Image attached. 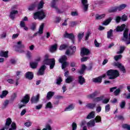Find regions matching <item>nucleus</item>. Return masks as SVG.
<instances>
[{
	"instance_id": "obj_57",
	"label": "nucleus",
	"mask_w": 130,
	"mask_h": 130,
	"mask_svg": "<svg viewBox=\"0 0 130 130\" xmlns=\"http://www.w3.org/2000/svg\"><path fill=\"white\" fill-rule=\"evenodd\" d=\"M62 82V79H61V77H59L57 79V81L56 82V84L57 85H60V83Z\"/></svg>"
},
{
	"instance_id": "obj_54",
	"label": "nucleus",
	"mask_w": 130,
	"mask_h": 130,
	"mask_svg": "<svg viewBox=\"0 0 130 130\" xmlns=\"http://www.w3.org/2000/svg\"><path fill=\"white\" fill-rule=\"evenodd\" d=\"M109 110H110V105L108 104L105 107V112H109Z\"/></svg>"
},
{
	"instance_id": "obj_2",
	"label": "nucleus",
	"mask_w": 130,
	"mask_h": 130,
	"mask_svg": "<svg viewBox=\"0 0 130 130\" xmlns=\"http://www.w3.org/2000/svg\"><path fill=\"white\" fill-rule=\"evenodd\" d=\"M107 76L109 77V80H114L117 77H119V72L117 70H109L107 73Z\"/></svg>"
},
{
	"instance_id": "obj_53",
	"label": "nucleus",
	"mask_w": 130,
	"mask_h": 130,
	"mask_svg": "<svg viewBox=\"0 0 130 130\" xmlns=\"http://www.w3.org/2000/svg\"><path fill=\"white\" fill-rule=\"evenodd\" d=\"M36 23L34 22L32 23V25L30 27L31 30H32V31H34L35 29H36V26H37Z\"/></svg>"
},
{
	"instance_id": "obj_3",
	"label": "nucleus",
	"mask_w": 130,
	"mask_h": 130,
	"mask_svg": "<svg viewBox=\"0 0 130 130\" xmlns=\"http://www.w3.org/2000/svg\"><path fill=\"white\" fill-rule=\"evenodd\" d=\"M45 17H46V15H45V13L43 11L36 12L34 14V18L35 19V20H37V19H38L40 20H43V19H44Z\"/></svg>"
},
{
	"instance_id": "obj_34",
	"label": "nucleus",
	"mask_w": 130,
	"mask_h": 130,
	"mask_svg": "<svg viewBox=\"0 0 130 130\" xmlns=\"http://www.w3.org/2000/svg\"><path fill=\"white\" fill-rule=\"evenodd\" d=\"M106 15L105 14L102 15H98L97 14L95 16V19L96 20H101V19H103V18H105Z\"/></svg>"
},
{
	"instance_id": "obj_47",
	"label": "nucleus",
	"mask_w": 130,
	"mask_h": 130,
	"mask_svg": "<svg viewBox=\"0 0 130 130\" xmlns=\"http://www.w3.org/2000/svg\"><path fill=\"white\" fill-rule=\"evenodd\" d=\"M52 128H51V126L49 124H47L45 126V128H44L42 130H51Z\"/></svg>"
},
{
	"instance_id": "obj_9",
	"label": "nucleus",
	"mask_w": 130,
	"mask_h": 130,
	"mask_svg": "<svg viewBox=\"0 0 130 130\" xmlns=\"http://www.w3.org/2000/svg\"><path fill=\"white\" fill-rule=\"evenodd\" d=\"M76 47H72V46H70L69 47V49L67 50L66 52V54L67 55H73L74 54V52H76Z\"/></svg>"
},
{
	"instance_id": "obj_10",
	"label": "nucleus",
	"mask_w": 130,
	"mask_h": 130,
	"mask_svg": "<svg viewBox=\"0 0 130 130\" xmlns=\"http://www.w3.org/2000/svg\"><path fill=\"white\" fill-rule=\"evenodd\" d=\"M40 98V94H38L36 96H32L30 99L31 104H37L39 102V99Z\"/></svg>"
},
{
	"instance_id": "obj_20",
	"label": "nucleus",
	"mask_w": 130,
	"mask_h": 130,
	"mask_svg": "<svg viewBox=\"0 0 130 130\" xmlns=\"http://www.w3.org/2000/svg\"><path fill=\"white\" fill-rule=\"evenodd\" d=\"M19 25L21 28H23L24 30L25 31H28L29 28L28 27L26 26V24L24 21H21L20 22Z\"/></svg>"
},
{
	"instance_id": "obj_44",
	"label": "nucleus",
	"mask_w": 130,
	"mask_h": 130,
	"mask_svg": "<svg viewBox=\"0 0 130 130\" xmlns=\"http://www.w3.org/2000/svg\"><path fill=\"white\" fill-rule=\"evenodd\" d=\"M31 69H36L38 63L37 62H32L30 63Z\"/></svg>"
},
{
	"instance_id": "obj_15",
	"label": "nucleus",
	"mask_w": 130,
	"mask_h": 130,
	"mask_svg": "<svg viewBox=\"0 0 130 130\" xmlns=\"http://www.w3.org/2000/svg\"><path fill=\"white\" fill-rule=\"evenodd\" d=\"M30 101V97L28 94L25 95L21 101L23 104H27Z\"/></svg>"
},
{
	"instance_id": "obj_21",
	"label": "nucleus",
	"mask_w": 130,
	"mask_h": 130,
	"mask_svg": "<svg viewBox=\"0 0 130 130\" xmlns=\"http://www.w3.org/2000/svg\"><path fill=\"white\" fill-rule=\"evenodd\" d=\"M34 77V76L33 75V73L32 72H28L25 74V78L28 80H32Z\"/></svg>"
},
{
	"instance_id": "obj_42",
	"label": "nucleus",
	"mask_w": 130,
	"mask_h": 130,
	"mask_svg": "<svg viewBox=\"0 0 130 130\" xmlns=\"http://www.w3.org/2000/svg\"><path fill=\"white\" fill-rule=\"evenodd\" d=\"M103 100V96L97 97L93 99V102H99Z\"/></svg>"
},
{
	"instance_id": "obj_25",
	"label": "nucleus",
	"mask_w": 130,
	"mask_h": 130,
	"mask_svg": "<svg viewBox=\"0 0 130 130\" xmlns=\"http://www.w3.org/2000/svg\"><path fill=\"white\" fill-rule=\"evenodd\" d=\"M87 125L88 127H93L95 126V120H91L87 123Z\"/></svg>"
},
{
	"instance_id": "obj_62",
	"label": "nucleus",
	"mask_w": 130,
	"mask_h": 130,
	"mask_svg": "<svg viewBox=\"0 0 130 130\" xmlns=\"http://www.w3.org/2000/svg\"><path fill=\"white\" fill-rule=\"evenodd\" d=\"M120 20H121V17H120V16L116 17L115 21L116 23H119V22H120Z\"/></svg>"
},
{
	"instance_id": "obj_22",
	"label": "nucleus",
	"mask_w": 130,
	"mask_h": 130,
	"mask_svg": "<svg viewBox=\"0 0 130 130\" xmlns=\"http://www.w3.org/2000/svg\"><path fill=\"white\" fill-rule=\"evenodd\" d=\"M9 51H1L0 52V56L2 57H5V58H8L9 57Z\"/></svg>"
},
{
	"instance_id": "obj_61",
	"label": "nucleus",
	"mask_w": 130,
	"mask_h": 130,
	"mask_svg": "<svg viewBox=\"0 0 130 130\" xmlns=\"http://www.w3.org/2000/svg\"><path fill=\"white\" fill-rule=\"evenodd\" d=\"M9 105V101H5L3 104V108H6Z\"/></svg>"
},
{
	"instance_id": "obj_18",
	"label": "nucleus",
	"mask_w": 130,
	"mask_h": 130,
	"mask_svg": "<svg viewBox=\"0 0 130 130\" xmlns=\"http://www.w3.org/2000/svg\"><path fill=\"white\" fill-rule=\"evenodd\" d=\"M78 83L80 85H84L86 83V80L83 76H80L78 77Z\"/></svg>"
},
{
	"instance_id": "obj_48",
	"label": "nucleus",
	"mask_w": 130,
	"mask_h": 130,
	"mask_svg": "<svg viewBox=\"0 0 130 130\" xmlns=\"http://www.w3.org/2000/svg\"><path fill=\"white\" fill-rule=\"evenodd\" d=\"M121 20L123 22H125V21H127V16H126L125 14L123 15L121 17Z\"/></svg>"
},
{
	"instance_id": "obj_58",
	"label": "nucleus",
	"mask_w": 130,
	"mask_h": 130,
	"mask_svg": "<svg viewBox=\"0 0 130 130\" xmlns=\"http://www.w3.org/2000/svg\"><path fill=\"white\" fill-rule=\"evenodd\" d=\"M72 130H76L77 129V123L76 122H73L72 124Z\"/></svg>"
},
{
	"instance_id": "obj_28",
	"label": "nucleus",
	"mask_w": 130,
	"mask_h": 130,
	"mask_svg": "<svg viewBox=\"0 0 130 130\" xmlns=\"http://www.w3.org/2000/svg\"><path fill=\"white\" fill-rule=\"evenodd\" d=\"M113 30L110 29L109 31L107 32V38L109 39H112V37H113Z\"/></svg>"
},
{
	"instance_id": "obj_13",
	"label": "nucleus",
	"mask_w": 130,
	"mask_h": 130,
	"mask_svg": "<svg viewBox=\"0 0 130 130\" xmlns=\"http://www.w3.org/2000/svg\"><path fill=\"white\" fill-rule=\"evenodd\" d=\"M81 3L83 7V10L85 12H87L88 10V7H89V4H88V0H81Z\"/></svg>"
},
{
	"instance_id": "obj_26",
	"label": "nucleus",
	"mask_w": 130,
	"mask_h": 130,
	"mask_svg": "<svg viewBox=\"0 0 130 130\" xmlns=\"http://www.w3.org/2000/svg\"><path fill=\"white\" fill-rule=\"evenodd\" d=\"M75 108V106L74 104H72L68 106L66 108L64 109V111H71V110H74Z\"/></svg>"
},
{
	"instance_id": "obj_4",
	"label": "nucleus",
	"mask_w": 130,
	"mask_h": 130,
	"mask_svg": "<svg viewBox=\"0 0 130 130\" xmlns=\"http://www.w3.org/2000/svg\"><path fill=\"white\" fill-rule=\"evenodd\" d=\"M44 63L50 66V69L52 70L55 66V59L54 58L46 59L44 60Z\"/></svg>"
},
{
	"instance_id": "obj_37",
	"label": "nucleus",
	"mask_w": 130,
	"mask_h": 130,
	"mask_svg": "<svg viewBox=\"0 0 130 130\" xmlns=\"http://www.w3.org/2000/svg\"><path fill=\"white\" fill-rule=\"evenodd\" d=\"M124 49H125V47L121 46L120 47V50L117 52V54H121V53H123L124 51Z\"/></svg>"
},
{
	"instance_id": "obj_56",
	"label": "nucleus",
	"mask_w": 130,
	"mask_h": 130,
	"mask_svg": "<svg viewBox=\"0 0 130 130\" xmlns=\"http://www.w3.org/2000/svg\"><path fill=\"white\" fill-rule=\"evenodd\" d=\"M67 47V45H61L59 47V50H63V49H66Z\"/></svg>"
},
{
	"instance_id": "obj_41",
	"label": "nucleus",
	"mask_w": 130,
	"mask_h": 130,
	"mask_svg": "<svg viewBox=\"0 0 130 130\" xmlns=\"http://www.w3.org/2000/svg\"><path fill=\"white\" fill-rule=\"evenodd\" d=\"M46 109L49 108L50 109H51L52 108H53V106H52V104L51 102H48L46 105L45 107Z\"/></svg>"
},
{
	"instance_id": "obj_6",
	"label": "nucleus",
	"mask_w": 130,
	"mask_h": 130,
	"mask_svg": "<svg viewBox=\"0 0 130 130\" xmlns=\"http://www.w3.org/2000/svg\"><path fill=\"white\" fill-rule=\"evenodd\" d=\"M65 38H69L72 41L73 44H75V36L73 34H69L68 31H65L63 35Z\"/></svg>"
},
{
	"instance_id": "obj_7",
	"label": "nucleus",
	"mask_w": 130,
	"mask_h": 130,
	"mask_svg": "<svg viewBox=\"0 0 130 130\" xmlns=\"http://www.w3.org/2000/svg\"><path fill=\"white\" fill-rule=\"evenodd\" d=\"M58 0H53V2L51 3V7L55 9L56 12L58 13V14H62V12L58 9L56 5V2H58Z\"/></svg>"
},
{
	"instance_id": "obj_19",
	"label": "nucleus",
	"mask_w": 130,
	"mask_h": 130,
	"mask_svg": "<svg viewBox=\"0 0 130 130\" xmlns=\"http://www.w3.org/2000/svg\"><path fill=\"white\" fill-rule=\"evenodd\" d=\"M44 28V23H42L40 27L39 31L34 35V36H36L38 34H42L43 33V29Z\"/></svg>"
},
{
	"instance_id": "obj_64",
	"label": "nucleus",
	"mask_w": 130,
	"mask_h": 130,
	"mask_svg": "<svg viewBox=\"0 0 130 130\" xmlns=\"http://www.w3.org/2000/svg\"><path fill=\"white\" fill-rule=\"evenodd\" d=\"M16 98H17V93H14L11 96V99L12 100H15Z\"/></svg>"
},
{
	"instance_id": "obj_45",
	"label": "nucleus",
	"mask_w": 130,
	"mask_h": 130,
	"mask_svg": "<svg viewBox=\"0 0 130 130\" xmlns=\"http://www.w3.org/2000/svg\"><path fill=\"white\" fill-rule=\"evenodd\" d=\"M18 48H25V45L22 44V41H19L17 42Z\"/></svg>"
},
{
	"instance_id": "obj_32",
	"label": "nucleus",
	"mask_w": 130,
	"mask_h": 130,
	"mask_svg": "<svg viewBox=\"0 0 130 130\" xmlns=\"http://www.w3.org/2000/svg\"><path fill=\"white\" fill-rule=\"evenodd\" d=\"M111 21H112V18L111 17H110L108 19L104 21L103 25H104L105 26H107V25H109V23H110Z\"/></svg>"
},
{
	"instance_id": "obj_16",
	"label": "nucleus",
	"mask_w": 130,
	"mask_h": 130,
	"mask_svg": "<svg viewBox=\"0 0 130 130\" xmlns=\"http://www.w3.org/2000/svg\"><path fill=\"white\" fill-rule=\"evenodd\" d=\"M125 29V24H123L121 26H118L115 30L117 32H122Z\"/></svg>"
},
{
	"instance_id": "obj_5",
	"label": "nucleus",
	"mask_w": 130,
	"mask_h": 130,
	"mask_svg": "<svg viewBox=\"0 0 130 130\" xmlns=\"http://www.w3.org/2000/svg\"><path fill=\"white\" fill-rule=\"evenodd\" d=\"M67 59V56L63 55L59 59V62L62 63V70H64L69 66V63L66 61Z\"/></svg>"
},
{
	"instance_id": "obj_8",
	"label": "nucleus",
	"mask_w": 130,
	"mask_h": 130,
	"mask_svg": "<svg viewBox=\"0 0 130 130\" xmlns=\"http://www.w3.org/2000/svg\"><path fill=\"white\" fill-rule=\"evenodd\" d=\"M113 66H114V67H117V68H118L121 72H122L124 73H125V68H124V66H122V64L121 63L115 62L113 63Z\"/></svg>"
},
{
	"instance_id": "obj_23",
	"label": "nucleus",
	"mask_w": 130,
	"mask_h": 130,
	"mask_svg": "<svg viewBox=\"0 0 130 130\" xmlns=\"http://www.w3.org/2000/svg\"><path fill=\"white\" fill-rule=\"evenodd\" d=\"M16 14H18V11L17 10H12L10 12V17L11 19H12V20H14L15 19Z\"/></svg>"
},
{
	"instance_id": "obj_46",
	"label": "nucleus",
	"mask_w": 130,
	"mask_h": 130,
	"mask_svg": "<svg viewBox=\"0 0 130 130\" xmlns=\"http://www.w3.org/2000/svg\"><path fill=\"white\" fill-rule=\"evenodd\" d=\"M78 25V21H71L70 22V27H75Z\"/></svg>"
},
{
	"instance_id": "obj_33",
	"label": "nucleus",
	"mask_w": 130,
	"mask_h": 130,
	"mask_svg": "<svg viewBox=\"0 0 130 130\" xmlns=\"http://www.w3.org/2000/svg\"><path fill=\"white\" fill-rule=\"evenodd\" d=\"M126 7L127 5L126 4H122L119 7H116L117 11H121V10H123V9L126 8Z\"/></svg>"
},
{
	"instance_id": "obj_35",
	"label": "nucleus",
	"mask_w": 130,
	"mask_h": 130,
	"mask_svg": "<svg viewBox=\"0 0 130 130\" xmlns=\"http://www.w3.org/2000/svg\"><path fill=\"white\" fill-rule=\"evenodd\" d=\"M44 5V1H41L39 3V4L38 5V9L40 10L41 9H42V8H43Z\"/></svg>"
},
{
	"instance_id": "obj_12",
	"label": "nucleus",
	"mask_w": 130,
	"mask_h": 130,
	"mask_svg": "<svg viewBox=\"0 0 130 130\" xmlns=\"http://www.w3.org/2000/svg\"><path fill=\"white\" fill-rule=\"evenodd\" d=\"M90 54V51L89 49L82 48L81 50L80 55L81 56H84V55H88Z\"/></svg>"
},
{
	"instance_id": "obj_24",
	"label": "nucleus",
	"mask_w": 130,
	"mask_h": 130,
	"mask_svg": "<svg viewBox=\"0 0 130 130\" xmlns=\"http://www.w3.org/2000/svg\"><path fill=\"white\" fill-rule=\"evenodd\" d=\"M74 80H75V78H74V76H69L66 79L65 82L67 84H70V83H72V82H73V81H74Z\"/></svg>"
},
{
	"instance_id": "obj_39",
	"label": "nucleus",
	"mask_w": 130,
	"mask_h": 130,
	"mask_svg": "<svg viewBox=\"0 0 130 130\" xmlns=\"http://www.w3.org/2000/svg\"><path fill=\"white\" fill-rule=\"evenodd\" d=\"M9 92L7 90H4L2 92V94L0 95V98H4V97H6L7 95H8V93Z\"/></svg>"
},
{
	"instance_id": "obj_29",
	"label": "nucleus",
	"mask_w": 130,
	"mask_h": 130,
	"mask_svg": "<svg viewBox=\"0 0 130 130\" xmlns=\"http://www.w3.org/2000/svg\"><path fill=\"white\" fill-rule=\"evenodd\" d=\"M54 95V92L49 91L47 94V99L48 100H50L52 97Z\"/></svg>"
},
{
	"instance_id": "obj_38",
	"label": "nucleus",
	"mask_w": 130,
	"mask_h": 130,
	"mask_svg": "<svg viewBox=\"0 0 130 130\" xmlns=\"http://www.w3.org/2000/svg\"><path fill=\"white\" fill-rule=\"evenodd\" d=\"M84 35H85L84 32H81L78 34V38L79 42H81V40H82L83 37H84Z\"/></svg>"
},
{
	"instance_id": "obj_49",
	"label": "nucleus",
	"mask_w": 130,
	"mask_h": 130,
	"mask_svg": "<svg viewBox=\"0 0 130 130\" xmlns=\"http://www.w3.org/2000/svg\"><path fill=\"white\" fill-rule=\"evenodd\" d=\"M122 57V55H116L114 57V58L116 61H117V60H119V59H121V58Z\"/></svg>"
},
{
	"instance_id": "obj_40",
	"label": "nucleus",
	"mask_w": 130,
	"mask_h": 130,
	"mask_svg": "<svg viewBox=\"0 0 130 130\" xmlns=\"http://www.w3.org/2000/svg\"><path fill=\"white\" fill-rule=\"evenodd\" d=\"M93 120H94L96 123L101 122V117L100 116H96Z\"/></svg>"
},
{
	"instance_id": "obj_59",
	"label": "nucleus",
	"mask_w": 130,
	"mask_h": 130,
	"mask_svg": "<svg viewBox=\"0 0 130 130\" xmlns=\"http://www.w3.org/2000/svg\"><path fill=\"white\" fill-rule=\"evenodd\" d=\"M89 58H90V57H82L81 59V61L82 62H84V61H87V60H88V59H89Z\"/></svg>"
},
{
	"instance_id": "obj_50",
	"label": "nucleus",
	"mask_w": 130,
	"mask_h": 130,
	"mask_svg": "<svg viewBox=\"0 0 130 130\" xmlns=\"http://www.w3.org/2000/svg\"><path fill=\"white\" fill-rule=\"evenodd\" d=\"M120 88H118L115 90V91L114 92V94L115 96H118L120 93Z\"/></svg>"
},
{
	"instance_id": "obj_55",
	"label": "nucleus",
	"mask_w": 130,
	"mask_h": 130,
	"mask_svg": "<svg viewBox=\"0 0 130 130\" xmlns=\"http://www.w3.org/2000/svg\"><path fill=\"white\" fill-rule=\"evenodd\" d=\"M43 106V105L39 104L38 105H37L35 107V108H36V110H40V109H41V108H42Z\"/></svg>"
},
{
	"instance_id": "obj_51",
	"label": "nucleus",
	"mask_w": 130,
	"mask_h": 130,
	"mask_svg": "<svg viewBox=\"0 0 130 130\" xmlns=\"http://www.w3.org/2000/svg\"><path fill=\"white\" fill-rule=\"evenodd\" d=\"M122 127L127 130H130V125L128 124H124L122 125Z\"/></svg>"
},
{
	"instance_id": "obj_43",
	"label": "nucleus",
	"mask_w": 130,
	"mask_h": 130,
	"mask_svg": "<svg viewBox=\"0 0 130 130\" xmlns=\"http://www.w3.org/2000/svg\"><path fill=\"white\" fill-rule=\"evenodd\" d=\"M35 8H36V5L35 4H31L28 7V11H33Z\"/></svg>"
},
{
	"instance_id": "obj_52",
	"label": "nucleus",
	"mask_w": 130,
	"mask_h": 130,
	"mask_svg": "<svg viewBox=\"0 0 130 130\" xmlns=\"http://www.w3.org/2000/svg\"><path fill=\"white\" fill-rule=\"evenodd\" d=\"M125 106V102L124 101H122L120 104V107L123 109V108H124Z\"/></svg>"
},
{
	"instance_id": "obj_11",
	"label": "nucleus",
	"mask_w": 130,
	"mask_h": 130,
	"mask_svg": "<svg viewBox=\"0 0 130 130\" xmlns=\"http://www.w3.org/2000/svg\"><path fill=\"white\" fill-rule=\"evenodd\" d=\"M103 78H106V74H103V75L100 76L98 77L93 78L92 82H93V83H102Z\"/></svg>"
},
{
	"instance_id": "obj_36",
	"label": "nucleus",
	"mask_w": 130,
	"mask_h": 130,
	"mask_svg": "<svg viewBox=\"0 0 130 130\" xmlns=\"http://www.w3.org/2000/svg\"><path fill=\"white\" fill-rule=\"evenodd\" d=\"M86 124V121H82L80 123L81 127H82L83 130H87L86 126H84Z\"/></svg>"
},
{
	"instance_id": "obj_1",
	"label": "nucleus",
	"mask_w": 130,
	"mask_h": 130,
	"mask_svg": "<svg viewBox=\"0 0 130 130\" xmlns=\"http://www.w3.org/2000/svg\"><path fill=\"white\" fill-rule=\"evenodd\" d=\"M12 123V119L10 118H8L6 119V122L5 123V126L2 128L1 130H15L17 129V126H16V123L13 122ZM10 125H11V127L10 128Z\"/></svg>"
},
{
	"instance_id": "obj_60",
	"label": "nucleus",
	"mask_w": 130,
	"mask_h": 130,
	"mask_svg": "<svg viewBox=\"0 0 130 130\" xmlns=\"http://www.w3.org/2000/svg\"><path fill=\"white\" fill-rule=\"evenodd\" d=\"M117 9L116 7V8L112 9H109L108 10V12H109V13H115V12H117Z\"/></svg>"
},
{
	"instance_id": "obj_17",
	"label": "nucleus",
	"mask_w": 130,
	"mask_h": 130,
	"mask_svg": "<svg viewBox=\"0 0 130 130\" xmlns=\"http://www.w3.org/2000/svg\"><path fill=\"white\" fill-rule=\"evenodd\" d=\"M98 94H99V92L98 91H96L90 94L87 95V98H88V99H92V98H95V97H96V96H98Z\"/></svg>"
},
{
	"instance_id": "obj_27",
	"label": "nucleus",
	"mask_w": 130,
	"mask_h": 130,
	"mask_svg": "<svg viewBox=\"0 0 130 130\" xmlns=\"http://www.w3.org/2000/svg\"><path fill=\"white\" fill-rule=\"evenodd\" d=\"M95 117V112H91L86 117V119H92Z\"/></svg>"
},
{
	"instance_id": "obj_14",
	"label": "nucleus",
	"mask_w": 130,
	"mask_h": 130,
	"mask_svg": "<svg viewBox=\"0 0 130 130\" xmlns=\"http://www.w3.org/2000/svg\"><path fill=\"white\" fill-rule=\"evenodd\" d=\"M46 69V66H45V65L42 66L40 68V69H39L38 72V76H43Z\"/></svg>"
},
{
	"instance_id": "obj_63",
	"label": "nucleus",
	"mask_w": 130,
	"mask_h": 130,
	"mask_svg": "<svg viewBox=\"0 0 130 130\" xmlns=\"http://www.w3.org/2000/svg\"><path fill=\"white\" fill-rule=\"evenodd\" d=\"M26 55L27 58H31V57H32L31 52H30L29 51H27V53L26 54Z\"/></svg>"
},
{
	"instance_id": "obj_31",
	"label": "nucleus",
	"mask_w": 130,
	"mask_h": 130,
	"mask_svg": "<svg viewBox=\"0 0 130 130\" xmlns=\"http://www.w3.org/2000/svg\"><path fill=\"white\" fill-rule=\"evenodd\" d=\"M86 107H87V108H90V109H93V108H95V107H96V104H87L86 105Z\"/></svg>"
},
{
	"instance_id": "obj_30",
	"label": "nucleus",
	"mask_w": 130,
	"mask_h": 130,
	"mask_svg": "<svg viewBox=\"0 0 130 130\" xmlns=\"http://www.w3.org/2000/svg\"><path fill=\"white\" fill-rule=\"evenodd\" d=\"M56 49H57V44H55L51 47L50 51L51 52H54V51H56Z\"/></svg>"
}]
</instances>
